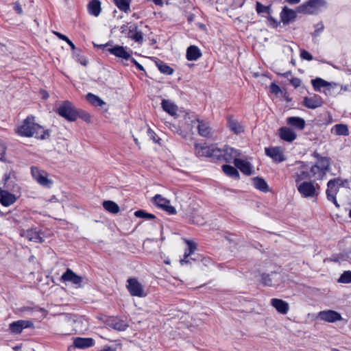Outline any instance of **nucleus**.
Wrapping results in <instances>:
<instances>
[{"label":"nucleus","mask_w":351,"mask_h":351,"mask_svg":"<svg viewBox=\"0 0 351 351\" xmlns=\"http://www.w3.org/2000/svg\"><path fill=\"white\" fill-rule=\"evenodd\" d=\"M153 203L158 207L162 209V208L167 204H170L169 200L162 197L161 195H156L152 199Z\"/></svg>","instance_id":"nucleus-39"},{"label":"nucleus","mask_w":351,"mask_h":351,"mask_svg":"<svg viewBox=\"0 0 351 351\" xmlns=\"http://www.w3.org/2000/svg\"><path fill=\"white\" fill-rule=\"evenodd\" d=\"M10 176H11V173H5V174L3 175V180H2V182H3V185H4L6 182H8L9 181H10Z\"/></svg>","instance_id":"nucleus-60"},{"label":"nucleus","mask_w":351,"mask_h":351,"mask_svg":"<svg viewBox=\"0 0 351 351\" xmlns=\"http://www.w3.org/2000/svg\"><path fill=\"white\" fill-rule=\"evenodd\" d=\"M270 304L278 313L282 315L287 314L289 311V304L281 299L273 298L271 300Z\"/></svg>","instance_id":"nucleus-16"},{"label":"nucleus","mask_w":351,"mask_h":351,"mask_svg":"<svg viewBox=\"0 0 351 351\" xmlns=\"http://www.w3.org/2000/svg\"><path fill=\"white\" fill-rule=\"evenodd\" d=\"M130 60H131V62H132V63H134V65H136V66L137 67V69H138V70H140V71H144V68H143V66L141 64H139V63H138V62H137L134 58H132V57L130 56Z\"/></svg>","instance_id":"nucleus-59"},{"label":"nucleus","mask_w":351,"mask_h":351,"mask_svg":"<svg viewBox=\"0 0 351 351\" xmlns=\"http://www.w3.org/2000/svg\"><path fill=\"white\" fill-rule=\"evenodd\" d=\"M290 83L295 88H298L301 85V80L298 77H293L290 80Z\"/></svg>","instance_id":"nucleus-55"},{"label":"nucleus","mask_w":351,"mask_h":351,"mask_svg":"<svg viewBox=\"0 0 351 351\" xmlns=\"http://www.w3.org/2000/svg\"><path fill=\"white\" fill-rule=\"evenodd\" d=\"M134 215L136 217H139V218H143V219H148V220H150V219H154L156 218L155 215H153V214H151V213H148L147 212H145V210H136L135 213H134Z\"/></svg>","instance_id":"nucleus-44"},{"label":"nucleus","mask_w":351,"mask_h":351,"mask_svg":"<svg viewBox=\"0 0 351 351\" xmlns=\"http://www.w3.org/2000/svg\"><path fill=\"white\" fill-rule=\"evenodd\" d=\"M265 154L269 156L274 162H281L285 160V157L280 147H266Z\"/></svg>","instance_id":"nucleus-12"},{"label":"nucleus","mask_w":351,"mask_h":351,"mask_svg":"<svg viewBox=\"0 0 351 351\" xmlns=\"http://www.w3.org/2000/svg\"><path fill=\"white\" fill-rule=\"evenodd\" d=\"M116 5L125 12H128L130 10V1L129 0H113Z\"/></svg>","instance_id":"nucleus-41"},{"label":"nucleus","mask_w":351,"mask_h":351,"mask_svg":"<svg viewBox=\"0 0 351 351\" xmlns=\"http://www.w3.org/2000/svg\"><path fill=\"white\" fill-rule=\"evenodd\" d=\"M285 1L290 4H297L300 2V0H285Z\"/></svg>","instance_id":"nucleus-63"},{"label":"nucleus","mask_w":351,"mask_h":351,"mask_svg":"<svg viewBox=\"0 0 351 351\" xmlns=\"http://www.w3.org/2000/svg\"><path fill=\"white\" fill-rule=\"evenodd\" d=\"M323 29H324V25L322 24H321L320 27H318L317 29L315 30L314 36L318 35L321 32H322Z\"/></svg>","instance_id":"nucleus-61"},{"label":"nucleus","mask_w":351,"mask_h":351,"mask_svg":"<svg viewBox=\"0 0 351 351\" xmlns=\"http://www.w3.org/2000/svg\"><path fill=\"white\" fill-rule=\"evenodd\" d=\"M223 160L226 162H230L233 160L234 164L235 160L239 159L237 158V157L240 155L239 150L230 147H226L223 148Z\"/></svg>","instance_id":"nucleus-20"},{"label":"nucleus","mask_w":351,"mask_h":351,"mask_svg":"<svg viewBox=\"0 0 351 351\" xmlns=\"http://www.w3.org/2000/svg\"><path fill=\"white\" fill-rule=\"evenodd\" d=\"M210 152V158L215 160H223V148L220 149L217 147L215 145H212Z\"/></svg>","instance_id":"nucleus-35"},{"label":"nucleus","mask_w":351,"mask_h":351,"mask_svg":"<svg viewBox=\"0 0 351 351\" xmlns=\"http://www.w3.org/2000/svg\"><path fill=\"white\" fill-rule=\"evenodd\" d=\"M86 97L95 106H102L105 104V102L93 93H88Z\"/></svg>","instance_id":"nucleus-37"},{"label":"nucleus","mask_w":351,"mask_h":351,"mask_svg":"<svg viewBox=\"0 0 351 351\" xmlns=\"http://www.w3.org/2000/svg\"><path fill=\"white\" fill-rule=\"evenodd\" d=\"M211 145L207 146L204 145H195V152L197 156H206L210 158Z\"/></svg>","instance_id":"nucleus-29"},{"label":"nucleus","mask_w":351,"mask_h":351,"mask_svg":"<svg viewBox=\"0 0 351 351\" xmlns=\"http://www.w3.org/2000/svg\"><path fill=\"white\" fill-rule=\"evenodd\" d=\"M323 100L319 95H314L312 97H306L303 100V105L310 109H315L322 106Z\"/></svg>","instance_id":"nucleus-14"},{"label":"nucleus","mask_w":351,"mask_h":351,"mask_svg":"<svg viewBox=\"0 0 351 351\" xmlns=\"http://www.w3.org/2000/svg\"><path fill=\"white\" fill-rule=\"evenodd\" d=\"M61 279L64 282H70L76 287H81L84 282V278L82 276L77 275L71 269H67L66 271L62 275Z\"/></svg>","instance_id":"nucleus-8"},{"label":"nucleus","mask_w":351,"mask_h":351,"mask_svg":"<svg viewBox=\"0 0 351 351\" xmlns=\"http://www.w3.org/2000/svg\"><path fill=\"white\" fill-rule=\"evenodd\" d=\"M31 173L33 178L41 186L50 188L53 181L48 178V173L36 167L31 168Z\"/></svg>","instance_id":"nucleus-5"},{"label":"nucleus","mask_w":351,"mask_h":351,"mask_svg":"<svg viewBox=\"0 0 351 351\" xmlns=\"http://www.w3.org/2000/svg\"><path fill=\"white\" fill-rule=\"evenodd\" d=\"M330 260L333 262H341L346 261V258L342 254L332 255Z\"/></svg>","instance_id":"nucleus-50"},{"label":"nucleus","mask_w":351,"mask_h":351,"mask_svg":"<svg viewBox=\"0 0 351 351\" xmlns=\"http://www.w3.org/2000/svg\"><path fill=\"white\" fill-rule=\"evenodd\" d=\"M54 34L60 39L64 40V42H66L69 45L70 47H71V49L74 51L75 49V46L74 45V44L68 38V37H66V36L59 33V32H55Z\"/></svg>","instance_id":"nucleus-49"},{"label":"nucleus","mask_w":351,"mask_h":351,"mask_svg":"<svg viewBox=\"0 0 351 351\" xmlns=\"http://www.w3.org/2000/svg\"><path fill=\"white\" fill-rule=\"evenodd\" d=\"M269 89L271 93L275 94H278L280 91L279 86L274 83L270 85Z\"/></svg>","instance_id":"nucleus-57"},{"label":"nucleus","mask_w":351,"mask_h":351,"mask_svg":"<svg viewBox=\"0 0 351 351\" xmlns=\"http://www.w3.org/2000/svg\"><path fill=\"white\" fill-rule=\"evenodd\" d=\"M287 123L298 130H303L305 127V121L300 117H290L287 119Z\"/></svg>","instance_id":"nucleus-27"},{"label":"nucleus","mask_w":351,"mask_h":351,"mask_svg":"<svg viewBox=\"0 0 351 351\" xmlns=\"http://www.w3.org/2000/svg\"><path fill=\"white\" fill-rule=\"evenodd\" d=\"M312 84L315 90H319L322 87L328 86L329 83L323 79L316 78L312 80Z\"/></svg>","instance_id":"nucleus-43"},{"label":"nucleus","mask_w":351,"mask_h":351,"mask_svg":"<svg viewBox=\"0 0 351 351\" xmlns=\"http://www.w3.org/2000/svg\"><path fill=\"white\" fill-rule=\"evenodd\" d=\"M104 208L110 213L117 214L119 212V206L113 201L106 200L103 202Z\"/></svg>","instance_id":"nucleus-34"},{"label":"nucleus","mask_w":351,"mask_h":351,"mask_svg":"<svg viewBox=\"0 0 351 351\" xmlns=\"http://www.w3.org/2000/svg\"><path fill=\"white\" fill-rule=\"evenodd\" d=\"M105 324L107 326L119 331H124L129 326L127 321L116 317H107L105 320Z\"/></svg>","instance_id":"nucleus-7"},{"label":"nucleus","mask_w":351,"mask_h":351,"mask_svg":"<svg viewBox=\"0 0 351 351\" xmlns=\"http://www.w3.org/2000/svg\"><path fill=\"white\" fill-rule=\"evenodd\" d=\"M294 178L296 185L301 183V181L304 180L311 179L310 173L304 169H301L300 172L296 173L294 176Z\"/></svg>","instance_id":"nucleus-38"},{"label":"nucleus","mask_w":351,"mask_h":351,"mask_svg":"<svg viewBox=\"0 0 351 351\" xmlns=\"http://www.w3.org/2000/svg\"><path fill=\"white\" fill-rule=\"evenodd\" d=\"M74 56H75V60L77 62H79L80 64H81L83 66L87 65L88 60L85 57L81 56H80V54H74Z\"/></svg>","instance_id":"nucleus-52"},{"label":"nucleus","mask_w":351,"mask_h":351,"mask_svg":"<svg viewBox=\"0 0 351 351\" xmlns=\"http://www.w3.org/2000/svg\"><path fill=\"white\" fill-rule=\"evenodd\" d=\"M297 189L302 197L311 198L317 197L319 194V186L313 182L304 181L296 185Z\"/></svg>","instance_id":"nucleus-2"},{"label":"nucleus","mask_w":351,"mask_h":351,"mask_svg":"<svg viewBox=\"0 0 351 351\" xmlns=\"http://www.w3.org/2000/svg\"><path fill=\"white\" fill-rule=\"evenodd\" d=\"M108 51L117 58H122L125 60L130 59V53L127 51L125 48L123 46L116 45L108 49Z\"/></svg>","instance_id":"nucleus-15"},{"label":"nucleus","mask_w":351,"mask_h":351,"mask_svg":"<svg viewBox=\"0 0 351 351\" xmlns=\"http://www.w3.org/2000/svg\"><path fill=\"white\" fill-rule=\"evenodd\" d=\"M156 65L162 73L171 75L173 73V69L162 61L157 62Z\"/></svg>","instance_id":"nucleus-40"},{"label":"nucleus","mask_w":351,"mask_h":351,"mask_svg":"<svg viewBox=\"0 0 351 351\" xmlns=\"http://www.w3.org/2000/svg\"><path fill=\"white\" fill-rule=\"evenodd\" d=\"M222 169L226 175L233 178L238 179L239 178V173L237 169L232 166L224 165L222 166Z\"/></svg>","instance_id":"nucleus-36"},{"label":"nucleus","mask_w":351,"mask_h":351,"mask_svg":"<svg viewBox=\"0 0 351 351\" xmlns=\"http://www.w3.org/2000/svg\"><path fill=\"white\" fill-rule=\"evenodd\" d=\"M33 323L29 320H18L12 322L9 325V330L12 334L18 335L22 332L23 329L32 328Z\"/></svg>","instance_id":"nucleus-9"},{"label":"nucleus","mask_w":351,"mask_h":351,"mask_svg":"<svg viewBox=\"0 0 351 351\" xmlns=\"http://www.w3.org/2000/svg\"><path fill=\"white\" fill-rule=\"evenodd\" d=\"M332 132H335L338 136H348L349 130L347 125L345 124H336L331 130Z\"/></svg>","instance_id":"nucleus-32"},{"label":"nucleus","mask_w":351,"mask_h":351,"mask_svg":"<svg viewBox=\"0 0 351 351\" xmlns=\"http://www.w3.org/2000/svg\"><path fill=\"white\" fill-rule=\"evenodd\" d=\"M274 274L276 275V274H263L261 277V281H262L263 284L266 286H272L273 283H272L271 276H273Z\"/></svg>","instance_id":"nucleus-47"},{"label":"nucleus","mask_w":351,"mask_h":351,"mask_svg":"<svg viewBox=\"0 0 351 351\" xmlns=\"http://www.w3.org/2000/svg\"><path fill=\"white\" fill-rule=\"evenodd\" d=\"M338 282L343 284L351 283V271H345L338 279Z\"/></svg>","instance_id":"nucleus-45"},{"label":"nucleus","mask_w":351,"mask_h":351,"mask_svg":"<svg viewBox=\"0 0 351 351\" xmlns=\"http://www.w3.org/2000/svg\"><path fill=\"white\" fill-rule=\"evenodd\" d=\"M120 32L128 38H131L136 43H141L143 40V34L141 31L138 29V27L134 23H127L120 27Z\"/></svg>","instance_id":"nucleus-3"},{"label":"nucleus","mask_w":351,"mask_h":351,"mask_svg":"<svg viewBox=\"0 0 351 351\" xmlns=\"http://www.w3.org/2000/svg\"><path fill=\"white\" fill-rule=\"evenodd\" d=\"M147 135L151 140H152L154 143L158 142L159 138L156 134V133L152 131L150 128L147 129Z\"/></svg>","instance_id":"nucleus-54"},{"label":"nucleus","mask_w":351,"mask_h":351,"mask_svg":"<svg viewBox=\"0 0 351 351\" xmlns=\"http://www.w3.org/2000/svg\"><path fill=\"white\" fill-rule=\"evenodd\" d=\"M162 210H165L170 215H174L176 213V208L171 206L169 204H167L163 208Z\"/></svg>","instance_id":"nucleus-53"},{"label":"nucleus","mask_w":351,"mask_h":351,"mask_svg":"<svg viewBox=\"0 0 351 351\" xmlns=\"http://www.w3.org/2000/svg\"><path fill=\"white\" fill-rule=\"evenodd\" d=\"M234 165L245 175L250 176L253 173V166L246 160L239 158L238 160H235Z\"/></svg>","instance_id":"nucleus-19"},{"label":"nucleus","mask_w":351,"mask_h":351,"mask_svg":"<svg viewBox=\"0 0 351 351\" xmlns=\"http://www.w3.org/2000/svg\"><path fill=\"white\" fill-rule=\"evenodd\" d=\"M101 10V3L99 0H92L88 4V10L90 14L94 16H98Z\"/></svg>","instance_id":"nucleus-28"},{"label":"nucleus","mask_w":351,"mask_h":351,"mask_svg":"<svg viewBox=\"0 0 351 351\" xmlns=\"http://www.w3.org/2000/svg\"><path fill=\"white\" fill-rule=\"evenodd\" d=\"M200 49L195 45H191L186 50V58L189 61H195L202 56Z\"/></svg>","instance_id":"nucleus-25"},{"label":"nucleus","mask_w":351,"mask_h":351,"mask_svg":"<svg viewBox=\"0 0 351 351\" xmlns=\"http://www.w3.org/2000/svg\"><path fill=\"white\" fill-rule=\"evenodd\" d=\"M58 113L60 116L70 121H75L77 118V113L72 104L68 101H64L58 108Z\"/></svg>","instance_id":"nucleus-4"},{"label":"nucleus","mask_w":351,"mask_h":351,"mask_svg":"<svg viewBox=\"0 0 351 351\" xmlns=\"http://www.w3.org/2000/svg\"><path fill=\"white\" fill-rule=\"evenodd\" d=\"M316 157L319 158L318 166L325 172L328 169L330 165V161L328 158L326 157H319L318 154L315 155Z\"/></svg>","instance_id":"nucleus-42"},{"label":"nucleus","mask_w":351,"mask_h":351,"mask_svg":"<svg viewBox=\"0 0 351 351\" xmlns=\"http://www.w3.org/2000/svg\"><path fill=\"white\" fill-rule=\"evenodd\" d=\"M6 147L3 143L0 142V160H3L5 154Z\"/></svg>","instance_id":"nucleus-58"},{"label":"nucleus","mask_w":351,"mask_h":351,"mask_svg":"<svg viewBox=\"0 0 351 351\" xmlns=\"http://www.w3.org/2000/svg\"><path fill=\"white\" fill-rule=\"evenodd\" d=\"M228 126L229 129L234 134H239L244 132L243 126L232 116L228 119Z\"/></svg>","instance_id":"nucleus-24"},{"label":"nucleus","mask_w":351,"mask_h":351,"mask_svg":"<svg viewBox=\"0 0 351 351\" xmlns=\"http://www.w3.org/2000/svg\"><path fill=\"white\" fill-rule=\"evenodd\" d=\"M318 317L324 322L334 323L342 319V317L338 312L332 310H326L320 311Z\"/></svg>","instance_id":"nucleus-11"},{"label":"nucleus","mask_w":351,"mask_h":351,"mask_svg":"<svg viewBox=\"0 0 351 351\" xmlns=\"http://www.w3.org/2000/svg\"><path fill=\"white\" fill-rule=\"evenodd\" d=\"M195 122L197 123V128L198 130V134L200 136H202L203 137H206V138H209V137L212 136L213 130L210 127V125L208 123L204 122L203 121H200L199 119H197L195 121Z\"/></svg>","instance_id":"nucleus-17"},{"label":"nucleus","mask_w":351,"mask_h":351,"mask_svg":"<svg viewBox=\"0 0 351 351\" xmlns=\"http://www.w3.org/2000/svg\"><path fill=\"white\" fill-rule=\"evenodd\" d=\"M327 199H328V200H329V201H330V202H333V204L335 205V206H336L337 208H339V206H339V204L337 203V202L336 196H335V199H331V198H327Z\"/></svg>","instance_id":"nucleus-62"},{"label":"nucleus","mask_w":351,"mask_h":351,"mask_svg":"<svg viewBox=\"0 0 351 351\" xmlns=\"http://www.w3.org/2000/svg\"><path fill=\"white\" fill-rule=\"evenodd\" d=\"M279 135L280 138L287 142H292L296 138L295 132L287 127H282L279 130Z\"/></svg>","instance_id":"nucleus-22"},{"label":"nucleus","mask_w":351,"mask_h":351,"mask_svg":"<svg viewBox=\"0 0 351 351\" xmlns=\"http://www.w3.org/2000/svg\"><path fill=\"white\" fill-rule=\"evenodd\" d=\"M326 5L323 0H309L306 3L298 7V11L306 14H315L318 10Z\"/></svg>","instance_id":"nucleus-6"},{"label":"nucleus","mask_w":351,"mask_h":351,"mask_svg":"<svg viewBox=\"0 0 351 351\" xmlns=\"http://www.w3.org/2000/svg\"><path fill=\"white\" fill-rule=\"evenodd\" d=\"M16 133L25 137L34 136L36 138L46 139L49 137V132L43 126L35 123V117L28 116L16 128Z\"/></svg>","instance_id":"nucleus-1"},{"label":"nucleus","mask_w":351,"mask_h":351,"mask_svg":"<svg viewBox=\"0 0 351 351\" xmlns=\"http://www.w3.org/2000/svg\"><path fill=\"white\" fill-rule=\"evenodd\" d=\"M104 351H114V348L112 347H106L104 349Z\"/></svg>","instance_id":"nucleus-64"},{"label":"nucleus","mask_w":351,"mask_h":351,"mask_svg":"<svg viewBox=\"0 0 351 351\" xmlns=\"http://www.w3.org/2000/svg\"><path fill=\"white\" fill-rule=\"evenodd\" d=\"M188 249L184 252V258L180 260V264L184 265L185 264L191 263L189 257L194 252L196 249L195 245L191 241H187Z\"/></svg>","instance_id":"nucleus-30"},{"label":"nucleus","mask_w":351,"mask_h":351,"mask_svg":"<svg viewBox=\"0 0 351 351\" xmlns=\"http://www.w3.org/2000/svg\"><path fill=\"white\" fill-rule=\"evenodd\" d=\"M253 184L256 189L263 192H267L269 191L267 182L261 178H254L253 179Z\"/></svg>","instance_id":"nucleus-33"},{"label":"nucleus","mask_w":351,"mask_h":351,"mask_svg":"<svg viewBox=\"0 0 351 351\" xmlns=\"http://www.w3.org/2000/svg\"><path fill=\"white\" fill-rule=\"evenodd\" d=\"M14 10L16 12L17 14L20 15L23 14V8L19 2H15L14 3Z\"/></svg>","instance_id":"nucleus-56"},{"label":"nucleus","mask_w":351,"mask_h":351,"mask_svg":"<svg viewBox=\"0 0 351 351\" xmlns=\"http://www.w3.org/2000/svg\"><path fill=\"white\" fill-rule=\"evenodd\" d=\"M95 344V341L92 338L77 337L74 339L73 345L75 348L84 349L90 348Z\"/></svg>","instance_id":"nucleus-23"},{"label":"nucleus","mask_w":351,"mask_h":351,"mask_svg":"<svg viewBox=\"0 0 351 351\" xmlns=\"http://www.w3.org/2000/svg\"><path fill=\"white\" fill-rule=\"evenodd\" d=\"M309 173L311 178H313L314 180L322 179L326 174V173L317 165L312 166Z\"/></svg>","instance_id":"nucleus-31"},{"label":"nucleus","mask_w":351,"mask_h":351,"mask_svg":"<svg viewBox=\"0 0 351 351\" xmlns=\"http://www.w3.org/2000/svg\"><path fill=\"white\" fill-rule=\"evenodd\" d=\"M20 234L21 237L26 238L30 241L36 243H43L44 241V239L41 236L42 233L35 229H29L27 230H21Z\"/></svg>","instance_id":"nucleus-13"},{"label":"nucleus","mask_w":351,"mask_h":351,"mask_svg":"<svg viewBox=\"0 0 351 351\" xmlns=\"http://www.w3.org/2000/svg\"><path fill=\"white\" fill-rule=\"evenodd\" d=\"M256 10L258 14H261V13H267L268 14H271V7L263 5L259 1H257L256 3Z\"/></svg>","instance_id":"nucleus-46"},{"label":"nucleus","mask_w":351,"mask_h":351,"mask_svg":"<svg viewBox=\"0 0 351 351\" xmlns=\"http://www.w3.org/2000/svg\"><path fill=\"white\" fill-rule=\"evenodd\" d=\"M300 57L302 59L306 60L308 61L312 60L313 58L312 55L304 49L300 51Z\"/></svg>","instance_id":"nucleus-51"},{"label":"nucleus","mask_w":351,"mask_h":351,"mask_svg":"<svg viewBox=\"0 0 351 351\" xmlns=\"http://www.w3.org/2000/svg\"><path fill=\"white\" fill-rule=\"evenodd\" d=\"M296 18V12L285 6L280 13L281 21L283 24H289L291 21H293Z\"/></svg>","instance_id":"nucleus-21"},{"label":"nucleus","mask_w":351,"mask_h":351,"mask_svg":"<svg viewBox=\"0 0 351 351\" xmlns=\"http://www.w3.org/2000/svg\"><path fill=\"white\" fill-rule=\"evenodd\" d=\"M161 106L162 109L170 115L175 116L177 114L178 107L174 103H173L170 100L162 99Z\"/></svg>","instance_id":"nucleus-26"},{"label":"nucleus","mask_w":351,"mask_h":351,"mask_svg":"<svg viewBox=\"0 0 351 351\" xmlns=\"http://www.w3.org/2000/svg\"><path fill=\"white\" fill-rule=\"evenodd\" d=\"M127 288L132 296L143 297L145 295L142 285L135 278L128 280Z\"/></svg>","instance_id":"nucleus-10"},{"label":"nucleus","mask_w":351,"mask_h":351,"mask_svg":"<svg viewBox=\"0 0 351 351\" xmlns=\"http://www.w3.org/2000/svg\"><path fill=\"white\" fill-rule=\"evenodd\" d=\"M339 180H330L328 182L326 189L327 198H331L335 199V196L337 194L339 188Z\"/></svg>","instance_id":"nucleus-18"},{"label":"nucleus","mask_w":351,"mask_h":351,"mask_svg":"<svg viewBox=\"0 0 351 351\" xmlns=\"http://www.w3.org/2000/svg\"><path fill=\"white\" fill-rule=\"evenodd\" d=\"M3 190L8 191H16L19 189V186L16 184H15L12 180L6 182L3 186L2 187Z\"/></svg>","instance_id":"nucleus-48"}]
</instances>
